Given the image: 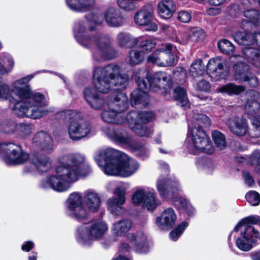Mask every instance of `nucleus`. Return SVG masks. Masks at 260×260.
<instances>
[{
	"mask_svg": "<svg viewBox=\"0 0 260 260\" xmlns=\"http://www.w3.org/2000/svg\"><path fill=\"white\" fill-rule=\"evenodd\" d=\"M34 146L39 147L46 152H50L53 148V144L51 136L47 133L41 131L38 133L32 140Z\"/></svg>",
	"mask_w": 260,
	"mask_h": 260,
	"instance_id": "a878e982",
	"label": "nucleus"
},
{
	"mask_svg": "<svg viewBox=\"0 0 260 260\" xmlns=\"http://www.w3.org/2000/svg\"><path fill=\"white\" fill-rule=\"evenodd\" d=\"M135 80L138 89L131 93L132 104H141L142 106H146L149 103V96L147 93L149 89L157 91L158 89L163 88L166 95L170 92L171 85L170 78L165 72H157L149 78L148 72L142 69L136 74Z\"/></svg>",
	"mask_w": 260,
	"mask_h": 260,
	"instance_id": "423d86ee",
	"label": "nucleus"
},
{
	"mask_svg": "<svg viewBox=\"0 0 260 260\" xmlns=\"http://www.w3.org/2000/svg\"><path fill=\"white\" fill-rule=\"evenodd\" d=\"M158 12L160 16L164 19L172 17L176 10V6L172 0H161L157 5Z\"/></svg>",
	"mask_w": 260,
	"mask_h": 260,
	"instance_id": "c756f323",
	"label": "nucleus"
},
{
	"mask_svg": "<svg viewBox=\"0 0 260 260\" xmlns=\"http://www.w3.org/2000/svg\"><path fill=\"white\" fill-rule=\"evenodd\" d=\"M68 214L72 218L82 221L89 216V212L83 204V197L77 192L71 193L67 201Z\"/></svg>",
	"mask_w": 260,
	"mask_h": 260,
	"instance_id": "dca6fc26",
	"label": "nucleus"
},
{
	"mask_svg": "<svg viewBox=\"0 0 260 260\" xmlns=\"http://www.w3.org/2000/svg\"><path fill=\"white\" fill-rule=\"evenodd\" d=\"M136 38L132 37L129 34L125 32H120L118 34L117 37L118 44L121 46H127L133 47L135 46L133 45V40Z\"/></svg>",
	"mask_w": 260,
	"mask_h": 260,
	"instance_id": "37998d69",
	"label": "nucleus"
},
{
	"mask_svg": "<svg viewBox=\"0 0 260 260\" xmlns=\"http://www.w3.org/2000/svg\"><path fill=\"white\" fill-rule=\"evenodd\" d=\"M144 58L143 53L138 50H133L131 51L127 58L128 62L131 65H136L140 63Z\"/></svg>",
	"mask_w": 260,
	"mask_h": 260,
	"instance_id": "c03bdc74",
	"label": "nucleus"
},
{
	"mask_svg": "<svg viewBox=\"0 0 260 260\" xmlns=\"http://www.w3.org/2000/svg\"><path fill=\"white\" fill-rule=\"evenodd\" d=\"M14 67L13 57L8 54L0 56V77L8 74Z\"/></svg>",
	"mask_w": 260,
	"mask_h": 260,
	"instance_id": "c9c22d12",
	"label": "nucleus"
},
{
	"mask_svg": "<svg viewBox=\"0 0 260 260\" xmlns=\"http://www.w3.org/2000/svg\"><path fill=\"white\" fill-rule=\"evenodd\" d=\"M108 109L102 113L103 120L108 123L117 124L127 121L130 128L138 136L149 137L152 130L145 123L151 120L154 114L151 112L131 111L125 118L123 112L128 106V98L125 93L119 92L116 96L110 98L107 102Z\"/></svg>",
	"mask_w": 260,
	"mask_h": 260,
	"instance_id": "7ed1b4c3",
	"label": "nucleus"
},
{
	"mask_svg": "<svg viewBox=\"0 0 260 260\" xmlns=\"http://www.w3.org/2000/svg\"><path fill=\"white\" fill-rule=\"evenodd\" d=\"M250 256L252 260H260V251L252 252Z\"/></svg>",
	"mask_w": 260,
	"mask_h": 260,
	"instance_id": "338daca9",
	"label": "nucleus"
},
{
	"mask_svg": "<svg viewBox=\"0 0 260 260\" xmlns=\"http://www.w3.org/2000/svg\"><path fill=\"white\" fill-rule=\"evenodd\" d=\"M259 221V218L257 216H251L244 218L241 220L238 224L235 226L234 231H238L239 228L243 229V226L245 225H248L252 226L250 224H256Z\"/></svg>",
	"mask_w": 260,
	"mask_h": 260,
	"instance_id": "de8ad7c7",
	"label": "nucleus"
},
{
	"mask_svg": "<svg viewBox=\"0 0 260 260\" xmlns=\"http://www.w3.org/2000/svg\"><path fill=\"white\" fill-rule=\"evenodd\" d=\"M188 225V222L185 221H184L178 225L177 227L174 229L170 233V237L171 240L174 241H176Z\"/></svg>",
	"mask_w": 260,
	"mask_h": 260,
	"instance_id": "8fccbe9b",
	"label": "nucleus"
},
{
	"mask_svg": "<svg viewBox=\"0 0 260 260\" xmlns=\"http://www.w3.org/2000/svg\"><path fill=\"white\" fill-rule=\"evenodd\" d=\"M33 77L29 75L14 81L11 89L8 84L0 82V101L9 100L18 116L38 119L49 113L47 109H42L46 105L44 95L34 93L28 85Z\"/></svg>",
	"mask_w": 260,
	"mask_h": 260,
	"instance_id": "f257e3e1",
	"label": "nucleus"
},
{
	"mask_svg": "<svg viewBox=\"0 0 260 260\" xmlns=\"http://www.w3.org/2000/svg\"><path fill=\"white\" fill-rule=\"evenodd\" d=\"M130 247L127 243H123L120 247V251L122 252L129 250Z\"/></svg>",
	"mask_w": 260,
	"mask_h": 260,
	"instance_id": "774afa93",
	"label": "nucleus"
},
{
	"mask_svg": "<svg viewBox=\"0 0 260 260\" xmlns=\"http://www.w3.org/2000/svg\"><path fill=\"white\" fill-rule=\"evenodd\" d=\"M234 79L239 82H248L252 87L258 85L257 78L249 71V66L242 61H238L234 66Z\"/></svg>",
	"mask_w": 260,
	"mask_h": 260,
	"instance_id": "a211bd4d",
	"label": "nucleus"
},
{
	"mask_svg": "<svg viewBox=\"0 0 260 260\" xmlns=\"http://www.w3.org/2000/svg\"><path fill=\"white\" fill-rule=\"evenodd\" d=\"M83 198L88 210L92 212L98 211L101 206V199L98 192L93 190H87L84 192Z\"/></svg>",
	"mask_w": 260,
	"mask_h": 260,
	"instance_id": "bb28decb",
	"label": "nucleus"
},
{
	"mask_svg": "<svg viewBox=\"0 0 260 260\" xmlns=\"http://www.w3.org/2000/svg\"><path fill=\"white\" fill-rule=\"evenodd\" d=\"M181 43L185 44L188 42H195L202 40L205 37L204 31L199 28H192L185 32Z\"/></svg>",
	"mask_w": 260,
	"mask_h": 260,
	"instance_id": "473e14b6",
	"label": "nucleus"
},
{
	"mask_svg": "<svg viewBox=\"0 0 260 260\" xmlns=\"http://www.w3.org/2000/svg\"><path fill=\"white\" fill-rule=\"evenodd\" d=\"M244 30V31H238L234 35L235 40L239 44L246 47L243 50V54L247 58L249 62L256 68L260 69V49L250 46L257 45L260 47V32L254 35L249 33L250 28Z\"/></svg>",
	"mask_w": 260,
	"mask_h": 260,
	"instance_id": "1a4fd4ad",
	"label": "nucleus"
},
{
	"mask_svg": "<svg viewBox=\"0 0 260 260\" xmlns=\"http://www.w3.org/2000/svg\"><path fill=\"white\" fill-rule=\"evenodd\" d=\"M193 121L188 124V132L185 144L190 153L193 154L200 152L211 154L214 151L209 138L202 127L209 124V119L203 114H195Z\"/></svg>",
	"mask_w": 260,
	"mask_h": 260,
	"instance_id": "0eeeda50",
	"label": "nucleus"
},
{
	"mask_svg": "<svg viewBox=\"0 0 260 260\" xmlns=\"http://www.w3.org/2000/svg\"><path fill=\"white\" fill-rule=\"evenodd\" d=\"M127 237L132 244L136 247V250L139 252L146 253L148 251L146 236L142 232H139L136 235L129 233Z\"/></svg>",
	"mask_w": 260,
	"mask_h": 260,
	"instance_id": "cd10ccee",
	"label": "nucleus"
},
{
	"mask_svg": "<svg viewBox=\"0 0 260 260\" xmlns=\"http://www.w3.org/2000/svg\"><path fill=\"white\" fill-rule=\"evenodd\" d=\"M245 198L247 201L252 206L258 205L260 202V194L254 190L248 191L245 196Z\"/></svg>",
	"mask_w": 260,
	"mask_h": 260,
	"instance_id": "3c124183",
	"label": "nucleus"
},
{
	"mask_svg": "<svg viewBox=\"0 0 260 260\" xmlns=\"http://www.w3.org/2000/svg\"><path fill=\"white\" fill-rule=\"evenodd\" d=\"M84 94L86 101L93 108L100 109L103 107L104 100L99 96L93 89L86 88Z\"/></svg>",
	"mask_w": 260,
	"mask_h": 260,
	"instance_id": "7c9ffc66",
	"label": "nucleus"
},
{
	"mask_svg": "<svg viewBox=\"0 0 260 260\" xmlns=\"http://www.w3.org/2000/svg\"><path fill=\"white\" fill-rule=\"evenodd\" d=\"M93 77L95 88L102 93H107L112 88L114 90H123L128 85V75L122 74L121 68L116 64L96 68Z\"/></svg>",
	"mask_w": 260,
	"mask_h": 260,
	"instance_id": "6e6552de",
	"label": "nucleus"
},
{
	"mask_svg": "<svg viewBox=\"0 0 260 260\" xmlns=\"http://www.w3.org/2000/svg\"><path fill=\"white\" fill-rule=\"evenodd\" d=\"M34 247V243L32 241H29L24 243L21 246L23 251L26 252L30 251Z\"/></svg>",
	"mask_w": 260,
	"mask_h": 260,
	"instance_id": "052dcab7",
	"label": "nucleus"
},
{
	"mask_svg": "<svg viewBox=\"0 0 260 260\" xmlns=\"http://www.w3.org/2000/svg\"><path fill=\"white\" fill-rule=\"evenodd\" d=\"M242 175L246 184H247L249 186H251V185L254 184V181L253 179V177L248 172L243 171Z\"/></svg>",
	"mask_w": 260,
	"mask_h": 260,
	"instance_id": "bf43d9fd",
	"label": "nucleus"
},
{
	"mask_svg": "<svg viewBox=\"0 0 260 260\" xmlns=\"http://www.w3.org/2000/svg\"><path fill=\"white\" fill-rule=\"evenodd\" d=\"M157 190L161 198L173 199L179 191V184L177 181L159 177L156 182Z\"/></svg>",
	"mask_w": 260,
	"mask_h": 260,
	"instance_id": "aec40b11",
	"label": "nucleus"
},
{
	"mask_svg": "<svg viewBox=\"0 0 260 260\" xmlns=\"http://www.w3.org/2000/svg\"><path fill=\"white\" fill-rule=\"evenodd\" d=\"M0 156L7 165L22 164L29 158L21 147L13 143H0Z\"/></svg>",
	"mask_w": 260,
	"mask_h": 260,
	"instance_id": "ddd939ff",
	"label": "nucleus"
},
{
	"mask_svg": "<svg viewBox=\"0 0 260 260\" xmlns=\"http://www.w3.org/2000/svg\"><path fill=\"white\" fill-rule=\"evenodd\" d=\"M79 111L75 110L67 109L58 111L54 114V118L60 122L68 121L69 123L78 116Z\"/></svg>",
	"mask_w": 260,
	"mask_h": 260,
	"instance_id": "4c0bfd02",
	"label": "nucleus"
},
{
	"mask_svg": "<svg viewBox=\"0 0 260 260\" xmlns=\"http://www.w3.org/2000/svg\"><path fill=\"white\" fill-rule=\"evenodd\" d=\"M85 22H79L74 27V36L78 42L92 51L97 60H109L114 58L112 41L107 36L97 32L92 27L87 29Z\"/></svg>",
	"mask_w": 260,
	"mask_h": 260,
	"instance_id": "20e7f679",
	"label": "nucleus"
},
{
	"mask_svg": "<svg viewBox=\"0 0 260 260\" xmlns=\"http://www.w3.org/2000/svg\"><path fill=\"white\" fill-rule=\"evenodd\" d=\"M16 130L19 131L24 135H27L31 132L32 126L24 123L18 124H17Z\"/></svg>",
	"mask_w": 260,
	"mask_h": 260,
	"instance_id": "6e6d98bb",
	"label": "nucleus"
},
{
	"mask_svg": "<svg viewBox=\"0 0 260 260\" xmlns=\"http://www.w3.org/2000/svg\"><path fill=\"white\" fill-rule=\"evenodd\" d=\"M206 12L209 15L215 16L220 13V9L217 8H210L207 9Z\"/></svg>",
	"mask_w": 260,
	"mask_h": 260,
	"instance_id": "e2e57ef3",
	"label": "nucleus"
},
{
	"mask_svg": "<svg viewBox=\"0 0 260 260\" xmlns=\"http://www.w3.org/2000/svg\"><path fill=\"white\" fill-rule=\"evenodd\" d=\"M237 159L238 162L241 163L246 162L250 163L255 167L256 171L260 172V150H254L248 158L244 157H238Z\"/></svg>",
	"mask_w": 260,
	"mask_h": 260,
	"instance_id": "ea45409f",
	"label": "nucleus"
},
{
	"mask_svg": "<svg viewBox=\"0 0 260 260\" xmlns=\"http://www.w3.org/2000/svg\"><path fill=\"white\" fill-rule=\"evenodd\" d=\"M87 20L91 23L101 24L103 21L102 16L100 14L89 13L87 16Z\"/></svg>",
	"mask_w": 260,
	"mask_h": 260,
	"instance_id": "4d7b16f0",
	"label": "nucleus"
},
{
	"mask_svg": "<svg viewBox=\"0 0 260 260\" xmlns=\"http://www.w3.org/2000/svg\"><path fill=\"white\" fill-rule=\"evenodd\" d=\"M67 128L69 137L74 141L80 140L91 135V125L88 121L81 118L80 112L78 116L69 123Z\"/></svg>",
	"mask_w": 260,
	"mask_h": 260,
	"instance_id": "2eb2a0df",
	"label": "nucleus"
},
{
	"mask_svg": "<svg viewBox=\"0 0 260 260\" xmlns=\"http://www.w3.org/2000/svg\"><path fill=\"white\" fill-rule=\"evenodd\" d=\"M181 209L184 211L188 215H191L194 213V208L187 200H183L181 202Z\"/></svg>",
	"mask_w": 260,
	"mask_h": 260,
	"instance_id": "864d4df0",
	"label": "nucleus"
},
{
	"mask_svg": "<svg viewBox=\"0 0 260 260\" xmlns=\"http://www.w3.org/2000/svg\"><path fill=\"white\" fill-rule=\"evenodd\" d=\"M209 2L211 5L219 6L223 4L225 0H209Z\"/></svg>",
	"mask_w": 260,
	"mask_h": 260,
	"instance_id": "69168bd1",
	"label": "nucleus"
},
{
	"mask_svg": "<svg viewBox=\"0 0 260 260\" xmlns=\"http://www.w3.org/2000/svg\"><path fill=\"white\" fill-rule=\"evenodd\" d=\"M191 18V14L188 11H182L178 13L177 19L181 22L187 23L189 22Z\"/></svg>",
	"mask_w": 260,
	"mask_h": 260,
	"instance_id": "5fc2aeb1",
	"label": "nucleus"
},
{
	"mask_svg": "<svg viewBox=\"0 0 260 260\" xmlns=\"http://www.w3.org/2000/svg\"><path fill=\"white\" fill-rule=\"evenodd\" d=\"M17 124L13 121H5L0 124V132L5 133H13L16 131Z\"/></svg>",
	"mask_w": 260,
	"mask_h": 260,
	"instance_id": "603ef678",
	"label": "nucleus"
},
{
	"mask_svg": "<svg viewBox=\"0 0 260 260\" xmlns=\"http://www.w3.org/2000/svg\"><path fill=\"white\" fill-rule=\"evenodd\" d=\"M247 97L245 105V109L249 114L252 127L248 133L253 138L260 137V104L258 102L260 99L259 93L255 90H249L246 91Z\"/></svg>",
	"mask_w": 260,
	"mask_h": 260,
	"instance_id": "9b49d317",
	"label": "nucleus"
},
{
	"mask_svg": "<svg viewBox=\"0 0 260 260\" xmlns=\"http://www.w3.org/2000/svg\"><path fill=\"white\" fill-rule=\"evenodd\" d=\"M37 170L40 172H47L52 167V161L50 157L45 155H34L30 158Z\"/></svg>",
	"mask_w": 260,
	"mask_h": 260,
	"instance_id": "c85d7f7f",
	"label": "nucleus"
},
{
	"mask_svg": "<svg viewBox=\"0 0 260 260\" xmlns=\"http://www.w3.org/2000/svg\"><path fill=\"white\" fill-rule=\"evenodd\" d=\"M117 3L121 9L127 12L134 11L138 8L137 3L132 0H117Z\"/></svg>",
	"mask_w": 260,
	"mask_h": 260,
	"instance_id": "09e8293b",
	"label": "nucleus"
},
{
	"mask_svg": "<svg viewBox=\"0 0 260 260\" xmlns=\"http://www.w3.org/2000/svg\"><path fill=\"white\" fill-rule=\"evenodd\" d=\"M177 49L170 43L162 44L147 57V62L160 67H167L175 62Z\"/></svg>",
	"mask_w": 260,
	"mask_h": 260,
	"instance_id": "f8f14e48",
	"label": "nucleus"
},
{
	"mask_svg": "<svg viewBox=\"0 0 260 260\" xmlns=\"http://www.w3.org/2000/svg\"><path fill=\"white\" fill-rule=\"evenodd\" d=\"M161 29L167 34H170L171 32H173L174 30L173 28L168 24H162L161 25Z\"/></svg>",
	"mask_w": 260,
	"mask_h": 260,
	"instance_id": "0e129e2a",
	"label": "nucleus"
},
{
	"mask_svg": "<svg viewBox=\"0 0 260 260\" xmlns=\"http://www.w3.org/2000/svg\"><path fill=\"white\" fill-rule=\"evenodd\" d=\"M218 47L222 53L228 55L233 54L235 49L234 44L226 39L220 40L218 43Z\"/></svg>",
	"mask_w": 260,
	"mask_h": 260,
	"instance_id": "79ce46f5",
	"label": "nucleus"
},
{
	"mask_svg": "<svg viewBox=\"0 0 260 260\" xmlns=\"http://www.w3.org/2000/svg\"><path fill=\"white\" fill-rule=\"evenodd\" d=\"M177 217L174 209L169 207L165 209L156 218V223L161 230H168L175 224Z\"/></svg>",
	"mask_w": 260,
	"mask_h": 260,
	"instance_id": "5701e85b",
	"label": "nucleus"
},
{
	"mask_svg": "<svg viewBox=\"0 0 260 260\" xmlns=\"http://www.w3.org/2000/svg\"><path fill=\"white\" fill-rule=\"evenodd\" d=\"M59 165L55 168L54 174L43 180L40 186L45 189L51 188L57 192L68 190L71 184L80 178L86 176L90 172L86 164V157L79 153L64 154L59 158Z\"/></svg>",
	"mask_w": 260,
	"mask_h": 260,
	"instance_id": "f03ea898",
	"label": "nucleus"
},
{
	"mask_svg": "<svg viewBox=\"0 0 260 260\" xmlns=\"http://www.w3.org/2000/svg\"><path fill=\"white\" fill-rule=\"evenodd\" d=\"M204 66L201 60H197L193 62L190 69V73L193 77L202 75L204 73Z\"/></svg>",
	"mask_w": 260,
	"mask_h": 260,
	"instance_id": "49530a36",
	"label": "nucleus"
},
{
	"mask_svg": "<svg viewBox=\"0 0 260 260\" xmlns=\"http://www.w3.org/2000/svg\"><path fill=\"white\" fill-rule=\"evenodd\" d=\"M241 231V237L236 241L237 246L243 251H248L251 249L252 244L256 243L259 240V234L253 226L244 225L243 229L239 228Z\"/></svg>",
	"mask_w": 260,
	"mask_h": 260,
	"instance_id": "f3484780",
	"label": "nucleus"
},
{
	"mask_svg": "<svg viewBox=\"0 0 260 260\" xmlns=\"http://www.w3.org/2000/svg\"><path fill=\"white\" fill-rule=\"evenodd\" d=\"M132 227V222L129 220L123 219L114 223L112 231L114 235L121 237L124 235Z\"/></svg>",
	"mask_w": 260,
	"mask_h": 260,
	"instance_id": "f704fd0d",
	"label": "nucleus"
},
{
	"mask_svg": "<svg viewBox=\"0 0 260 260\" xmlns=\"http://www.w3.org/2000/svg\"><path fill=\"white\" fill-rule=\"evenodd\" d=\"M173 97L184 109L189 108L190 104L187 93L183 88L181 87L176 88L173 91Z\"/></svg>",
	"mask_w": 260,
	"mask_h": 260,
	"instance_id": "58836bf2",
	"label": "nucleus"
},
{
	"mask_svg": "<svg viewBox=\"0 0 260 260\" xmlns=\"http://www.w3.org/2000/svg\"><path fill=\"white\" fill-rule=\"evenodd\" d=\"M245 90L244 86L236 85L233 83H229L218 88V91L222 93L232 95L238 94Z\"/></svg>",
	"mask_w": 260,
	"mask_h": 260,
	"instance_id": "a19ab883",
	"label": "nucleus"
},
{
	"mask_svg": "<svg viewBox=\"0 0 260 260\" xmlns=\"http://www.w3.org/2000/svg\"><path fill=\"white\" fill-rule=\"evenodd\" d=\"M212 136L215 144L219 149L222 150L226 147V142L225 136L223 134L219 131H215L212 132Z\"/></svg>",
	"mask_w": 260,
	"mask_h": 260,
	"instance_id": "a18cd8bd",
	"label": "nucleus"
},
{
	"mask_svg": "<svg viewBox=\"0 0 260 260\" xmlns=\"http://www.w3.org/2000/svg\"><path fill=\"white\" fill-rule=\"evenodd\" d=\"M133 44L135 46L138 45L143 51L150 52L156 45V42L152 38L141 36L133 40Z\"/></svg>",
	"mask_w": 260,
	"mask_h": 260,
	"instance_id": "72a5a7b5",
	"label": "nucleus"
},
{
	"mask_svg": "<svg viewBox=\"0 0 260 260\" xmlns=\"http://www.w3.org/2000/svg\"><path fill=\"white\" fill-rule=\"evenodd\" d=\"M153 10L150 7L143 9L138 11L134 15L135 22L139 25L146 26V30L155 31L158 27L156 24L152 21Z\"/></svg>",
	"mask_w": 260,
	"mask_h": 260,
	"instance_id": "412c9836",
	"label": "nucleus"
},
{
	"mask_svg": "<svg viewBox=\"0 0 260 260\" xmlns=\"http://www.w3.org/2000/svg\"><path fill=\"white\" fill-rule=\"evenodd\" d=\"M174 74L180 78H184L186 76L185 70L181 67H177L174 72Z\"/></svg>",
	"mask_w": 260,
	"mask_h": 260,
	"instance_id": "680f3d73",
	"label": "nucleus"
},
{
	"mask_svg": "<svg viewBox=\"0 0 260 260\" xmlns=\"http://www.w3.org/2000/svg\"><path fill=\"white\" fill-rule=\"evenodd\" d=\"M94 159L108 175L127 177L134 174L139 167L135 159L112 148L97 151Z\"/></svg>",
	"mask_w": 260,
	"mask_h": 260,
	"instance_id": "39448f33",
	"label": "nucleus"
},
{
	"mask_svg": "<svg viewBox=\"0 0 260 260\" xmlns=\"http://www.w3.org/2000/svg\"><path fill=\"white\" fill-rule=\"evenodd\" d=\"M132 203L136 205H141L147 210L153 211L160 205L155 192L146 188H138L132 197Z\"/></svg>",
	"mask_w": 260,
	"mask_h": 260,
	"instance_id": "4468645a",
	"label": "nucleus"
},
{
	"mask_svg": "<svg viewBox=\"0 0 260 260\" xmlns=\"http://www.w3.org/2000/svg\"><path fill=\"white\" fill-rule=\"evenodd\" d=\"M107 24L111 27H119L125 23V19L120 11L115 7L108 8L104 13Z\"/></svg>",
	"mask_w": 260,
	"mask_h": 260,
	"instance_id": "393cba45",
	"label": "nucleus"
},
{
	"mask_svg": "<svg viewBox=\"0 0 260 260\" xmlns=\"http://www.w3.org/2000/svg\"><path fill=\"white\" fill-rule=\"evenodd\" d=\"M197 88L201 91H208L210 89V85L208 82L202 80L198 83Z\"/></svg>",
	"mask_w": 260,
	"mask_h": 260,
	"instance_id": "13d9d810",
	"label": "nucleus"
},
{
	"mask_svg": "<svg viewBox=\"0 0 260 260\" xmlns=\"http://www.w3.org/2000/svg\"><path fill=\"white\" fill-rule=\"evenodd\" d=\"M108 229V225L105 221L94 220L88 223H84L77 229L76 239L80 244L89 246L94 240L102 238Z\"/></svg>",
	"mask_w": 260,
	"mask_h": 260,
	"instance_id": "9d476101",
	"label": "nucleus"
},
{
	"mask_svg": "<svg viewBox=\"0 0 260 260\" xmlns=\"http://www.w3.org/2000/svg\"><path fill=\"white\" fill-rule=\"evenodd\" d=\"M226 125L231 132L235 135L242 137L248 132V124L245 119L238 117L229 118Z\"/></svg>",
	"mask_w": 260,
	"mask_h": 260,
	"instance_id": "b1692460",
	"label": "nucleus"
},
{
	"mask_svg": "<svg viewBox=\"0 0 260 260\" xmlns=\"http://www.w3.org/2000/svg\"><path fill=\"white\" fill-rule=\"evenodd\" d=\"M226 64V60L220 57L211 58L207 65V73L216 79L224 78L225 76L224 66Z\"/></svg>",
	"mask_w": 260,
	"mask_h": 260,
	"instance_id": "4be33fe9",
	"label": "nucleus"
},
{
	"mask_svg": "<svg viewBox=\"0 0 260 260\" xmlns=\"http://www.w3.org/2000/svg\"><path fill=\"white\" fill-rule=\"evenodd\" d=\"M104 131L111 139L117 142L129 145L132 142L131 137L125 131L117 129L107 131L106 129Z\"/></svg>",
	"mask_w": 260,
	"mask_h": 260,
	"instance_id": "2f4dec72",
	"label": "nucleus"
},
{
	"mask_svg": "<svg viewBox=\"0 0 260 260\" xmlns=\"http://www.w3.org/2000/svg\"><path fill=\"white\" fill-rule=\"evenodd\" d=\"M126 190V187L124 184L118 186L115 190L116 197H112L107 200L108 209L112 214L119 215L123 212L121 206L125 202Z\"/></svg>",
	"mask_w": 260,
	"mask_h": 260,
	"instance_id": "6ab92c4d",
	"label": "nucleus"
},
{
	"mask_svg": "<svg viewBox=\"0 0 260 260\" xmlns=\"http://www.w3.org/2000/svg\"><path fill=\"white\" fill-rule=\"evenodd\" d=\"M93 3V0H66V3L71 10L80 12L86 11Z\"/></svg>",
	"mask_w": 260,
	"mask_h": 260,
	"instance_id": "e433bc0d",
	"label": "nucleus"
}]
</instances>
